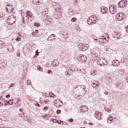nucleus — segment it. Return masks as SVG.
<instances>
[{"label": "nucleus", "instance_id": "nucleus-1", "mask_svg": "<svg viewBox=\"0 0 128 128\" xmlns=\"http://www.w3.org/2000/svg\"><path fill=\"white\" fill-rule=\"evenodd\" d=\"M98 22V18L96 16H92L89 17L87 20V22L89 26L96 24Z\"/></svg>", "mask_w": 128, "mask_h": 128}, {"label": "nucleus", "instance_id": "nucleus-2", "mask_svg": "<svg viewBox=\"0 0 128 128\" xmlns=\"http://www.w3.org/2000/svg\"><path fill=\"white\" fill-rule=\"evenodd\" d=\"M16 20V17L14 15L10 16L7 18V22L8 24H14Z\"/></svg>", "mask_w": 128, "mask_h": 128}, {"label": "nucleus", "instance_id": "nucleus-3", "mask_svg": "<svg viewBox=\"0 0 128 128\" xmlns=\"http://www.w3.org/2000/svg\"><path fill=\"white\" fill-rule=\"evenodd\" d=\"M76 70V68H74V66L72 65L70 66V67H69V68L66 70L65 72V74L66 76H72V72H74Z\"/></svg>", "mask_w": 128, "mask_h": 128}, {"label": "nucleus", "instance_id": "nucleus-4", "mask_svg": "<svg viewBox=\"0 0 128 128\" xmlns=\"http://www.w3.org/2000/svg\"><path fill=\"white\" fill-rule=\"evenodd\" d=\"M128 4V1L126 0H122L118 3V8H126Z\"/></svg>", "mask_w": 128, "mask_h": 128}, {"label": "nucleus", "instance_id": "nucleus-5", "mask_svg": "<svg viewBox=\"0 0 128 128\" xmlns=\"http://www.w3.org/2000/svg\"><path fill=\"white\" fill-rule=\"evenodd\" d=\"M6 11L7 12H12L14 14V6L12 4L6 5Z\"/></svg>", "mask_w": 128, "mask_h": 128}, {"label": "nucleus", "instance_id": "nucleus-6", "mask_svg": "<svg viewBox=\"0 0 128 128\" xmlns=\"http://www.w3.org/2000/svg\"><path fill=\"white\" fill-rule=\"evenodd\" d=\"M108 40H110V36H108V37L107 36V39L106 37L102 36L101 37V38H99V42H100L101 44H106L108 42Z\"/></svg>", "mask_w": 128, "mask_h": 128}, {"label": "nucleus", "instance_id": "nucleus-7", "mask_svg": "<svg viewBox=\"0 0 128 128\" xmlns=\"http://www.w3.org/2000/svg\"><path fill=\"white\" fill-rule=\"evenodd\" d=\"M109 10L112 14H114L118 10H116V6L114 5H111L110 7Z\"/></svg>", "mask_w": 128, "mask_h": 128}, {"label": "nucleus", "instance_id": "nucleus-8", "mask_svg": "<svg viewBox=\"0 0 128 128\" xmlns=\"http://www.w3.org/2000/svg\"><path fill=\"white\" fill-rule=\"evenodd\" d=\"M116 20H118V22H120L124 20V13H118L116 16Z\"/></svg>", "mask_w": 128, "mask_h": 128}, {"label": "nucleus", "instance_id": "nucleus-9", "mask_svg": "<svg viewBox=\"0 0 128 128\" xmlns=\"http://www.w3.org/2000/svg\"><path fill=\"white\" fill-rule=\"evenodd\" d=\"M88 45L86 44H81L78 45V48L80 50H88Z\"/></svg>", "mask_w": 128, "mask_h": 128}, {"label": "nucleus", "instance_id": "nucleus-10", "mask_svg": "<svg viewBox=\"0 0 128 128\" xmlns=\"http://www.w3.org/2000/svg\"><path fill=\"white\" fill-rule=\"evenodd\" d=\"M94 115L95 117L97 118V120H100L102 118V113L98 111H96Z\"/></svg>", "mask_w": 128, "mask_h": 128}, {"label": "nucleus", "instance_id": "nucleus-11", "mask_svg": "<svg viewBox=\"0 0 128 128\" xmlns=\"http://www.w3.org/2000/svg\"><path fill=\"white\" fill-rule=\"evenodd\" d=\"M26 17L28 18V22L30 20V18H34V16H32V12L30 10L26 12Z\"/></svg>", "mask_w": 128, "mask_h": 128}, {"label": "nucleus", "instance_id": "nucleus-12", "mask_svg": "<svg viewBox=\"0 0 128 128\" xmlns=\"http://www.w3.org/2000/svg\"><path fill=\"white\" fill-rule=\"evenodd\" d=\"M108 8L104 6H101L100 12L102 14H108Z\"/></svg>", "mask_w": 128, "mask_h": 128}, {"label": "nucleus", "instance_id": "nucleus-13", "mask_svg": "<svg viewBox=\"0 0 128 128\" xmlns=\"http://www.w3.org/2000/svg\"><path fill=\"white\" fill-rule=\"evenodd\" d=\"M54 103L56 104V108H58V106H62L64 104V102H62V101H61L60 100H56L54 102Z\"/></svg>", "mask_w": 128, "mask_h": 128}, {"label": "nucleus", "instance_id": "nucleus-14", "mask_svg": "<svg viewBox=\"0 0 128 128\" xmlns=\"http://www.w3.org/2000/svg\"><path fill=\"white\" fill-rule=\"evenodd\" d=\"M113 34H112L113 38H116V36L117 38H122V33L120 32H114Z\"/></svg>", "mask_w": 128, "mask_h": 128}, {"label": "nucleus", "instance_id": "nucleus-15", "mask_svg": "<svg viewBox=\"0 0 128 128\" xmlns=\"http://www.w3.org/2000/svg\"><path fill=\"white\" fill-rule=\"evenodd\" d=\"M8 52H14V46L12 44H9L6 47Z\"/></svg>", "mask_w": 128, "mask_h": 128}, {"label": "nucleus", "instance_id": "nucleus-16", "mask_svg": "<svg viewBox=\"0 0 128 128\" xmlns=\"http://www.w3.org/2000/svg\"><path fill=\"white\" fill-rule=\"evenodd\" d=\"M52 4L53 6V8L56 10H60V5L56 2H52Z\"/></svg>", "mask_w": 128, "mask_h": 128}, {"label": "nucleus", "instance_id": "nucleus-17", "mask_svg": "<svg viewBox=\"0 0 128 128\" xmlns=\"http://www.w3.org/2000/svg\"><path fill=\"white\" fill-rule=\"evenodd\" d=\"M99 62L101 66H106V60L104 58H102V60H100Z\"/></svg>", "mask_w": 128, "mask_h": 128}, {"label": "nucleus", "instance_id": "nucleus-18", "mask_svg": "<svg viewBox=\"0 0 128 128\" xmlns=\"http://www.w3.org/2000/svg\"><path fill=\"white\" fill-rule=\"evenodd\" d=\"M56 40V35L54 34H52L49 37L47 38L48 42H50L52 40Z\"/></svg>", "mask_w": 128, "mask_h": 128}, {"label": "nucleus", "instance_id": "nucleus-19", "mask_svg": "<svg viewBox=\"0 0 128 128\" xmlns=\"http://www.w3.org/2000/svg\"><path fill=\"white\" fill-rule=\"evenodd\" d=\"M112 64L114 66H118L120 64V62L118 60H114L112 62Z\"/></svg>", "mask_w": 128, "mask_h": 128}, {"label": "nucleus", "instance_id": "nucleus-20", "mask_svg": "<svg viewBox=\"0 0 128 128\" xmlns=\"http://www.w3.org/2000/svg\"><path fill=\"white\" fill-rule=\"evenodd\" d=\"M98 86H100V84H97L96 81H94L92 84V88H98Z\"/></svg>", "mask_w": 128, "mask_h": 128}, {"label": "nucleus", "instance_id": "nucleus-21", "mask_svg": "<svg viewBox=\"0 0 128 128\" xmlns=\"http://www.w3.org/2000/svg\"><path fill=\"white\" fill-rule=\"evenodd\" d=\"M88 60V56L85 55H82V59L81 60V62H86Z\"/></svg>", "mask_w": 128, "mask_h": 128}, {"label": "nucleus", "instance_id": "nucleus-22", "mask_svg": "<svg viewBox=\"0 0 128 128\" xmlns=\"http://www.w3.org/2000/svg\"><path fill=\"white\" fill-rule=\"evenodd\" d=\"M112 120H114V118H112V116L108 117L107 120L108 124H112Z\"/></svg>", "mask_w": 128, "mask_h": 128}, {"label": "nucleus", "instance_id": "nucleus-23", "mask_svg": "<svg viewBox=\"0 0 128 128\" xmlns=\"http://www.w3.org/2000/svg\"><path fill=\"white\" fill-rule=\"evenodd\" d=\"M32 2L33 4H36V6H40V2L38 0H33Z\"/></svg>", "mask_w": 128, "mask_h": 128}, {"label": "nucleus", "instance_id": "nucleus-24", "mask_svg": "<svg viewBox=\"0 0 128 128\" xmlns=\"http://www.w3.org/2000/svg\"><path fill=\"white\" fill-rule=\"evenodd\" d=\"M82 56L78 55L76 56V60H78V62H82Z\"/></svg>", "mask_w": 128, "mask_h": 128}, {"label": "nucleus", "instance_id": "nucleus-25", "mask_svg": "<svg viewBox=\"0 0 128 128\" xmlns=\"http://www.w3.org/2000/svg\"><path fill=\"white\" fill-rule=\"evenodd\" d=\"M68 12H69V16H74V14H75L74 11L72 10V9H70L68 10Z\"/></svg>", "mask_w": 128, "mask_h": 128}, {"label": "nucleus", "instance_id": "nucleus-26", "mask_svg": "<svg viewBox=\"0 0 128 128\" xmlns=\"http://www.w3.org/2000/svg\"><path fill=\"white\" fill-rule=\"evenodd\" d=\"M90 74L91 76H96V70H92L90 72Z\"/></svg>", "mask_w": 128, "mask_h": 128}, {"label": "nucleus", "instance_id": "nucleus-27", "mask_svg": "<svg viewBox=\"0 0 128 128\" xmlns=\"http://www.w3.org/2000/svg\"><path fill=\"white\" fill-rule=\"evenodd\" d=\"M20 102H22V100H20V98H18L17 102H15V106H18V104H20Z\"/></svg>", "mask_w": 128, "mask_h": 128}, {"label": "nucleus", "instance_id": "nucleus-28", "mask_svg": "<svg viewBox=\"0 0 128 128\" xmlns=\"http://www.w3.org/2000/svg\"><path fill=\"white\" fill-rule=\"evenodd\" d=\"M2 102H4V106H8V104H10V101L6 100H4Z\"/></svg>", "mask_w": 128, "mask_h": 128}, {"label": "nucleus", "instance_id": "nucleus-29", "mask_svg": "<svg viewBox=\"0 0 128 128\" xmlns=\"http://www.w3.org/2000/svg\"><path fill=\"white\" fill-rule=\"evenodd\" d=\"M34 26H36V28H40V26H41L40 24L38 23V22L34 23Z\"/></svg>", "mask_w": 128, "mask_h": 128}, {"label": "nucleus", "instance_id": "nucleus-30", "mask_svg": "<svg viewBox=\"0 0 128 128\" xmlns=\"http://www.w3.org/2000/svg\"><path fill=\"white\" fill-rule=\"evenodd\" d=\"M4 42L0 40V48H4Z\"/></svg>", "mask_w": 128, "mask_h": 128}, {"label": "nucleus", "instance_id": "nucleus-31", "mask_svg": "<svg viewBox=\"0 0 128 128\" xmlns=\"http://www.w3.org/2000/svg\"><path fill=\"white\" fill-rule=\"evenodd\" d=\"M27 84H28V86H31L32 88H34V86H32V82H30V80H27Z\"/></svg>", "mask_w": 128, "mask_h": 128}, {"label": "nucleus", "instance_id": "nucleus-32", "mask_svg": "<svg viewBox=\"0 0 128 128\" xmlns=\"http://www.w3.org/2000/svg\"><path fill=\"white\" fill-rule=\"evenodd\" d=\"M76 20H78V19H76V18H73L71 19V22H76Z\"/></svg>", "mask_w": 128, "mask_h": 128}, {"label": "nucleus", "instance_id": "nucleus-33", "mask_svg": "<svg viewBox=\"0 0 128 128\" xmlns=\"http://www.w3.org/2000/svg\"><path fill=\"white\" fill-rule=\"evenodd\" d=\"M8 102H9V104H10V106H12V104H14V100H8Z\"/></svg>", "mask_w": 128, "mask_h": 128}, {"label": "nucleus", "instance_id": "nucleus-34", "mask_svg": "<svg viewBox=\"0 0 128 128\" xmlns=\"http://www.w3.org/2000/svg\"><path fill=\"white\" fill-rule=\"evenodd\" d=\"M106 112H110L112 110L108 108H105Z\"/></svg>", "mask_w": 128, "mask_h": 128}, {"label": "nucleus", "instance_id": "nucleus-35", "mask_svg": "<svg viewBox=\"0 0 128 128\" xmlns=\"http://www.w3.org/2000/svg\"><path fill=\"white\" fill-rule=\"evenodd\" d=\"M21 38H20V37H17L16 38V42H20V40H21Z\"/></svg>", "mask_w": 128, "mask_h": 128}, {"label": "nucleus", "instance_id": "nucleus-36", "mask_svg": "<svg viewBox=\"0 0 128 128\" xmlns=\"http://www.w3.org/2000/svg\"><path fill=\"white\" fill-rule=\"evenodd\" d=\"M39 54H40V52H38V50H36V56H38Z\"/></svg>", "mask_w": 128, "mask_h": 128}, {"label": "nucleus", "instance_id": "nucleus-37", "mask_svg": "<svg viewBox=\"0 0 128 128\" xmlns=\"http://www.w3.org/2000/svg\"><path fill=\"white\" fill-rule=\"evenodd\" d=\"M60 112H62V111L60 110H56V114H60Z\"/></svg>", "mask_w": 128, "mask_h": 128}, {"label": "nucleus", "instance_id": "nucleus-38", "mask_svg": "<svg viewBox=\"0 0 128 128\" xmlns=\"http://www.w3.org/2000/svg\"><path fill=\"white\" fill-rule=\"evenodd\" d=\"M4 98L2 97V96H0V102H4Z\"/></svg>", "mask_w": 128, "mask_h": 128}, {"label": "nucleus", "instance_id": "nucleus-39", "mask_svg": "<svg viewBox=\"0 0 128 128\" xmlns=\"http://www.w3.org/2000/svg\"><path fill=\"white\" fill-rule=\"evenodd\" d=\"M53 122H54L55 124L57 122L58 124V120H56V119H54V120H53Z\"/></svg>", "mask_w": 128, "mask_h": 128}, {"label": "nucleus", "instance_id": "nucleus-40", "mask_svg": "<svg viewBox=\"0 0 128 128\" xmlns=\"http://www.w3.org/2000/svg\"><path fill=\"white\" fill-rule=\"evenodd\" d=\"M68 122H74V118H72L68 120Z\"/></svg>", "mask_w": 128, "mask_h": 128}, {"label": "nucleus", "instance_id": "nucleus-41", "mask_svg": "<svg viewBox=\"0 0 128 128\" xmlns=\"http://www.w3.org/2000/svg\"><path fill=\"white\" fill-rule=\"evenodd\" d=\"M37 68H38V70H40L42 67H40V66H37Z\"/></svg>", "mask_w": 128, "mask_h": 128}, {"label": "nucleus", "instance_id": "nucleus-42", "mask_svg": "<svg viewBox=\"0 0 128 128\" xmlns=\"http://www.w3.org/2000/svg\"><path fill=\"white\" fill-rule=\"evenodd\" d=\"M36 106H38V108L40 107V104H38V102H37V103L36 104Z\"/></svg>", "mask_w": 128, "mask_h": 128}, {"label": "nucleus", "instance_id": "nucleus-43", "mask_svg": "<svg viewBox=\"0 0 128 128\" xmlns=\"http://www.w3.org/2000/svg\"><path fill=\"white\" fill-rule=\"evenodd\" d=\"M80 112H86V110H84L82 108H81L80 109Z\"/></svg>", "mask_w": 128, "mask_h": 128}, {"label": "nucleus", "instance_id": "nucleus-44", "mask_svg": "<svg viewBox=\"0 0 128 128\" xmlns=\"http://www.w3.org/2000/svg\"><path fill=\"white\" fill-rule=\"evenodd\" d=\"M6 98H10V94H7V95L6 96Z\"/></svg>", "mask_w": 128, "mask_h": 128}, {"label": "nucleus", "instance_id": "nucleus-45", "mask_svg": "<svg viewBox=\"0 0 128 128\" xmlns=\"http://www.w3.org/2000/svg\"><path fill=\"white\" fill-rule=\"evenodd\" d=\"M4 106V102H0V106Z\"/></svg>", "mask_w": 128, "mask_h": 128}, {"label": "nucleus", "instance_id": "nucleus-46", "mask_svg": "<svg viewBox=\"0 0 128 128\" xmlns=\"http://www.w3.org/2000/svg\"><path fill=\"white\" fill-rule=\"evenodd\" d=\"M52 70H48V74H52Z\"/></svg>", "mask_w": 128, "mask_h": 128}, {"label": "nucleus", "instance_id": "nucleus-47", "mask_svg": "<svg viewBox=\"0 0 128 128\" xmlns=\"http://www.w3.org/2000/svg\"><path fill=\"white\" fill-rule=\"evenodd\" d=\"M86 86H83V90L84 91V92H86Z\"/></svg>", "mask_w": 128, "mask_h": 128}, {"label": "nucleus", "instance_id": "nucleus-48", "mask_svg": "<svg viewBox=\"0 0 128 128\" xmlns=\"http://www.w3.org/2000/svg\"><path fill=\"white\" fill-rule=\"evenodd\" d=\"M0 18H4V14L1 12H0Z\"/></svg>", "mask_w": 128, "mask_h": 128}, {"label": "nucleus", "instance_id": "nucleus-49", "mask_svg": "<svg viewBox=\"0 0 128 128\" xmlns=\"http://www.w3.org/2000/svg\"><path fill=\"white\" fill-rule=\"evenodd\" d=\"M44 110H48V107L47 106H45L44 107Z\"/></svg>", "mask_w": 128, "mask_h": 128}, {"label": "nucleus", "instance_id": "nucleus-50", "mask_svg": "<svg viewBox=\"0 0 128 128\" xmlns=\"http://www.w3.org/2000/svg\"><path fill=\"white\" fill-rule=\"evenodd\" d=\"M22 20H23V24H24L26 22L24 21V17H22Z\"/></svg>", "mask_w": 128, "mask_h": 128}, {"label": "nucleus", "instance_id": "nucleus-51", "mask_svg": "<svg viewBox=\"0 0 128 128\" xmlns=\"http://www.w3.org/2000/svg\"><path fill=\"white\" fill-rule=\"evenodd\" d=\"M126 32H128V26H126Z\"/></svg>", "mask_w": 128, "mask_h": 128}, {"label": "nucleus", "instance_id": "nucleus-52", "mask_svg": "<svg viewBox=\"0 0 128 128\" xmlns=\"http://www.w3.org/2000/svg\"><path fill=\"white\" fill-rule=\"evenodd\" d=\"M62 122H62V121H60H60H58V124H62Z\"/></svg>", "mask_w": 128, "mask_h": 128}, {"label": "nucleus", "instance_id": "nucleus-53", "mask_svg": "<svg viewBox=\"0 0 128 128\" xmlns=\"http://www.w3.org/2000/svg\"><path fill=\"white\" fill-rule=\"evenodd\" d=\"M14 86V84H12L10 86V88H12V86Z\"/></svg>", "mask_w": 128, "mask_h": 128}, {"label": "nucleus", "instance_id": "nucleus-54", "mask_svg": "<svg viewBox=\"0 0 128 128\" xmlns=\"http://www.w3.org/2000/svg\"><path fill=\"white\" fill-rule=\"evenodd\" d=\"M88 124H90V126H94V124H92V122H89Z\"/></svg>", "mask_w": 128, "mask_h": 128}, {"label": "nucleus", "instance_id": "nucleus-55", "mask_svg": "<svg viewBox=\"0 0 128 128\" xmlns=\"http://www.w3.org/2000/svg\"><path fill=\"white\" fill-rule=\"evenodd\" d=\"M104 94H106V95L108 94V92H104Z\"/></svg>", "mask_w": 128, "mask_h": 128}, {"label": "nucleus", "instance_id": "nucleus-56", "mask_svg": "<svg viewBox=\"0 0 128 128\" xmlns=\"http://www.w3.org/2000/svg\"><path fill=\"white\" fill-rule=\"evenodd\" d=\"M54 66H58V65H57L56 62H54Z\"/></svg>", "mask_w": 128, "mask_h": 128}, {"label": "nucleus", "instance_id": "nucleus-57", "mask_svg": "<svg viewBox=\"0 0 128 128\" xmlns=\"http://www.w3.org/2000/svg\"><path fill=\"white\" fill-rule=\"evenodd\" d=\"M64 126H68V124L67 123H64L63 124Z\"/></svg>", "mask_w": 128, "mask_h": 128}, {"label": "nucleus", "instance_id": "nucleus-58", "mask_svg": "<svg viewBox=\"0 0 128 128\" xmlns=\"http://www.w3.org/2000/svg\"><path fill=\"white\" fill-rule=\"evenodd\" d=\"M35 32L36 34H38V30H36Z\"/></svg>", "mask_w": 128, "mask_h": 128}, {"label": "nucleus", "instance_id": "nucleus-59", "mask_svg": "<svg viewBox=\"0 0 128 128\" xmlns=\"http://www.w3.org/2000/svg\"><path fill=\"white\" fill-rule=\"evenodd\" d=\"M52 66H54V62L52 63Z\"/></svg>", "mask_w": 128, "mask_h": 128}, {"label": "nucleus", "instance_id": "nucleus-60", "mask_svg": "<svg viewBox=\"0 0 128 128\" xmlns=\"http://www.w3.org/2000/svg\"><path fill=\"white\" fill-rule=\"evenodd\" d=\"M20 112H22V109H20Z\"/></svg>", "mask_w": 128, "mask_h": 128}, {"label": "nucleus", "instance_id": "nucleus-61", "mask_svg": "<svg viewBox=\"0 0 128 128\" xmlns=\"http://www.w3.org/2000/svg\"><path fill=\"white\" fill-rule=\"evenodd\" d=\"M20 116H21V118L22 116V114H20Z\"/></svg>", "mask_w": 128, "mask_h": 128}, {"label": "nucleus", "instance_id": "nucleus-62", "mask_svg": "<svg viewBox=\"0 0 128 128\" xmlns=\"http://www.w3.org/2000/svg\"><path fill=\"white\" fill-rule=\"evenodd\" d=\"M34 32H32V36H34Z\"/></svg>", "mask_w": 128, "mask_h": 128}, {"label": "nucleus", "instance_id": "nucleus-63", "mask_svg": "<svg viewBox=\"0 0 128 128\" xmlns=\"http://www.w3.org/2000/svg\"><path fill=\"white\" fill-rule=\"evenodd\" d=\"M74 2H78V0H74Z\"/></svg>", "mask_w": 128, "mask_h": 128}, {"label": "nucleus", "instance_id": "nucleus-64", "mask_svg": "<svg viewBox=\"0 0 128 128\" xmlns=\"http://www.w3.org/2000/svg\"><path fill=\"white\" fill-rule=\"evenodd\" d=\"M94 40H98V39H94Z\"/></svg>", "mask_w": 128, "mask_h": 128}]
</instances>
